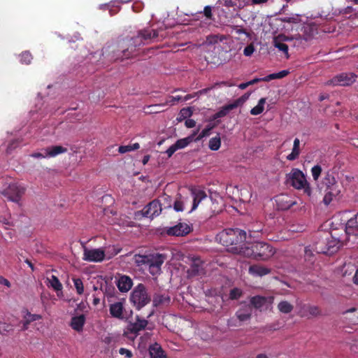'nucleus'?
Segmentation results:
<instances>
[{
	"mask_svg": "<svg viewBox=\"0 0 358 358\" xmlns=\"http://www.w3.org/2000/svg\"><path fill=\"white\" fill-rule=\"evenodd\" d=\"M206 198L207 195L203 190L191 188L189 198L182 196L180 194H177L173 203V208L177 212H182L185 210V206L191 204V208L188 212L192 213L196 208L199 203Z\"/></svg>",
	"mask_w": 358,
	"mask_h": 358,
	"instance_id": "1",
	"label": "nucleus"
},
{
	"mask_svg": "<svg viewBox=\"0 0 358 358\" xmlns=\"http://www.w3.org/2000/svg\"><path fill=\"white\" fill-rule=\"evenodd\" d=\"M241 252L245 257L256 260H268L275 254L272 246L266 243L256 242L242 248Z\"/></svg>",
	"mask_w": 358,
	"mask_h": 358,
	"instance_id": "2",
	"label": "nucleus"
},
{
	"mask_svg": "<svg viewBox=\"0 0 358 358\" xmlns=\"http://www.w3.org/2000/svg\"><path fill=\"white\" fill-rule=\"evenodd\" d=\"M166 259V255L158 253L147 255H136L134 256V262L137 266H147L149 272L152 275H158L161 273V266Z\"/></svg>",
	"mask_w": 358,
	"mask_h": 358,
	"instance_id": "3",
	"label": "nucleus"
},
{
	"mask_svg": "<svg viewBox=\"0 0 358 358\" xmlns=\"http://www.w3.org/2000/svg\"><path fill=\"white\" fill-rule=\"evenodd\" d=\"M288 183L299 190H303L304 194L310 196L312 189L310 184L306 180L303 173L298 169H293L287 176Z\"/></svg>",
	"mask_w": 358,
	"mask_h": 358,
	"instance_id": "4",
	"label": "nucleus"
},
{
	"mask_svg": "<svg viewBox=\"0 0 358 358\" xmlns=\"http://www.w3.org/2000/svg\"><path fill=\"white\" fill-rule=\"evenodd\" d=\"M338 228H334L331 232V240H329L323 247L324 243H319L316 245V251L317 253H322L327 255H332L336 253L341 246V243L344 241V238L342 236H338L337 234Z\"/></svg>",
	"mask_w": 358,
	"mask_h": 358,
	"instance_id": "5",
	"label": "nucleus"
},
{
	"mask_svg": "<svg viewBox=\"0 0 358 358\" xmlns=\"http://www.w3.org/2000/svg\"><path fill=\"white\" fill-rule=\"evenodd\" d=\"M220 238L224 245H237L246 241L247 234L244 230L228 228L220 234Z\"/></svg>",
	"mask_w": 358,
	"mask_h": 358,
	"instance_id": "6",
	"label": "nucleus"
},
{
	"mask_svg": "<svg viewBox=\"0 0 358 358\" xmlns=\"http://www.w3.org/2000/svg\"><path fill=\"white\" fill-rule=\"evenodd\" d=\"M129 299L132 305L137 310H141L151 301L150 296L145 285L143 284H138L134 287L131 293Z\"/></svg>",
	"mask_w": 358,
	"mask_h": 358,
	"instance_id": "7",
	"label": "nucleus"
},
{
	"mask_svg": "<svg viewBox=\"0 0 358 358\" xmlns=\"http://www.w3.org/2000/svg\"><path fill=\"white\" fill-rule=\"evenodd\" d=\"M158 36L157 30L151 29H143L138 31V34L131 38V45L136 51L137 47L149 44L154 38Z\"/></svg>",
	"mask_w": 358,
	"mask_h": 358,
	"instance_id": "8",
	"label": "nucleus"
},
{
	"mask_svg": "<svg viewBox=\"0 0 358 358\" xmlns=\"http://www.w3.org/2000/svg\"><path fill=\"white\" fill-rule=\"evenodd\" d=\"M162 210V204L159 201L155 199L146 205L141 210L136 212L134 213V219L140 220L143 217H148L152 220L159 215Z\"/></svg>",
	"mask_w": 358,
	"mask_h": 358,
	"instance_id": "9",
	"label": "nucleus"
},
{
	"mask_svg": "<svg viewBox=\"0 0 358 358\" xmlns=\"http://www.w3.org/2000/svg\"><path fill=\"white\" fill-rule=\"evenodd\" d=\"M357 78V75L352 72H343L334 76L326 82L327 85L348 87L352 85Z\"/></svg>",
	"mask_w": 358,
	"mask_h": 358,
	"instance_id": "10",
	"label": "nucleus"
},
{
	"mask_svg": "<svg viewBox=\"0 0 358 358\" xmlns=\"http://www.w3.org/2000/svg\"><path fill=\"white\" fill-rule=\"evenodd\" d=\"M322 185L325 186V191L327 192L324 200L327 196H337L341 193V189L338 182L333 174L330 171H327L322 180Z\"/></svg>",
	"mask_w": 358,
	"mask_h": 358,
	"instance_id": "11",
	"label": "nucleus"
},
{
	"mask_svg": "<svg viewBox=\"0 0 358 358\" xmlns=\"http://www.w3.org/2000/svg\"><path fill=\"white\" fill-rule=\"evenodd\" d=\"M108 48L105 49L103 52V57L105 58H108L110 62H116L118 60H123L124 59H129L132 57L135 50L133 47L130 45L127 49L122 50L121 51L115 50H112L110 51Z\"/></svg>",
	"mask_w": 358,
	"mask_h": 358,
	"instance_id": "12",
	"label": "nucleus"
},
{
	"mask_svg": "<svg viewBox=\"0 0 358 358\" xmlns=\"http://www.w3.org/2000/svg\"><path fill=\"white\" fill-rule=\"evenodd\" d=\"M24 193L25 188L16 183L10 184L2 192L8 200L15 203H19Z\"/></svg>",
	"mask_w": 358,
	"mask_h": 358,
	"instance_id": "13",
	"label": "nucleus"
},
{
	"mask_svg": "<svg viewBox=\"0 0 358 358\" xmlns=\"http://www.w3.org/2000/svg\"><path fill=\"white\" fill-rule=\"evenodd\" d=\"M273 301L274 296H264L257 295L250 299V305L260 311L268 309Z\"/></svg>",
	"mask_w": 358,
	"mask_h": 358,
	"instance_id": "14",
	"label": "nucleus"
},
{
	"mask_svg": "<svg viewBox=\"0 0 358 358\" xmlns=\"http://www.w3.org/2000/svg\"><path fill=\"white\" fill-rule=\"evenodd\" d=\"M248 96L244 94L238 99H236L233 103L224 106L214 115V118H221L226 116L230 110H234L240 106H242L248 99Z\"/></svg>",
	"mask_w": 358,
	"mask_h": 358,
	"instance_id": "15",
	"label": "nucleus"
},
{
	"mask_svg": "<svg viewBox=\"0 0 358 358\" xmlns=\"http://www.w3.org/2000/svg\"><path fill=\"white\" fill-rule=\"evenodd\" d=\"M148 324V321L147 320L136 316V321L130 322L127 326L126 334H131L133 335L134 338L136 337L141 331L145 329Z\"/></svg>",
	"mask_w": 358,
	"mask_h": 358,
	"instance_id": "16",
	"label": "nucleus"
},
{
	"mask_svg": "<svg viewBox=\"0 0 358 358\" xmlns=\"http://www.w3.org/2000/svg\"><path fill=\"white\" fill-rule=\"evenodd\" d=\"M105 257L102 249H88L84 248L83 259L88 262H101Z\"/></svg>",
	"mask_w": 358,
	"mask_h": 358,
	"instance_id": "17",
	"label": "nucleus"
},
{
	"mask_svg": "<svg viewBox=\"0 0 358 358\" xmlns=\"http://www.w3.org/2000/svg\"><path fill=\"white\" fill-rule=\"evenodd\" d=\"M109 306V311L110 314L112 317L122 320L124 318V303H125V299H122L119 301L117 302H110Z\"/></svg>",
	"mask_w": 358,
	"mask_h": 358,
	"instance_id": "18",
	"label": "nucleus"
},
{
	"mask_svg": "<svg viewBox=\"0 0 358 358\" xmlns=\"http://www.w3.org/2000/svg\"><path fill=\"white\" fill-rule=\"evenodd\" d=\"M276 206L278 210H286L296 204L291 196L287 194H282L275 196Z\"/></svg>",
	"mask_w": 358,
	"mask_h": 358,
	"instance_id": "19",
	"label": "nucleus"
},
{
	"mask_svg": "<svg viewBox=\"0 0 358 358\" xmlns=\"http://www.w3.org/2000/svg\"><path fill=\"white\" fill-rule=\"evenodd\" d=\"M190 261V268L188 273L190 276L199 275L203 271V262L198 257H192L189 258Z\"/></svg>",
	"mask_w": 358,
	"mask_h": 358,
	"instance_id": "20",
	"label": "nucleus"
},
{
	"mask_svg": "<svg viewBox=\"0 0 358 358\" xmlns=\"http://www.w3.org/2000/svg\"><path fill=\"white\" fill-rule=\"evenodd\" d=\"M192 231V225H173L167 229L166 234L169 236H183Z\"/></svg>",
	"mask_w": 358,
	"mask_h": 358,
	"instance_id": "21",
	"label": "nucleus"
},
{
	"mask_svg": "<svg viewBox=\"0 0 358 358\" xmlns=\"http://www.w3.org/2000/svg\"><path fill=\"white\" fill-rule=\"evenodd\" d=\"M321 315L322 311L317 306L304 305L300 310V315L303 317L310 318Z\"/></svg>",
	"mask_w": 358,
	"mask_h": 358,
	"instance_id": "22",
	"label": "nucleus"
},
{
	"mask_svg": "<svg viewBox=\"0 0 358 358\" xmlns=\"http://www.w3.org/2000/svg\"><path fill=\"white\" fill-rule=\"evenodd\" d=\"M116 285L121 292H127L131 288L133 282L130 277L122 275L117 279Z\"/></svg>",
	"mask_w": 358,
	"mask_h": 358,
	"instance_id": "23",
	"label": "nucleus"
},
{
	"mask_svg": "<svg viewBox=\"0 0 358 358\" xmlns=\"http://www.w3.org/2000/svg\"><path fill=\"white\" fill-rule=\"evenodd\" d=\"M252 312L251 306L245 305L236 311V317L241 322L249 321L252 317Z\"/></svg>",
	"mask_w": 358,
	"mask_h": 358,
	"instance_id": "24",
	"label": "nucleus"
},
{
	"mask_svg": "<svg viewBox=\"0 0 358 358\" xmlns=\"http://www.w3.org/2000/svg\"><path fill=\"white\" fill-rule=\"evenodd\" d=\"M342 234L338 236H342L344 238V241L348 239L350 235L355 234L358 235V225H340Z\"/></svg>",
	"mask_w": 358,
	"mask_h": 358,
	"instance_id": "25",
	"label": "nucleus"
},
{
	"mask_svg": "<svg viewBox=\"0 0 358 358\" xmlns=\"http://www.w3.org/2000/svg\"><path fill=\"white\" fill-rule=\"evenodd\" d=\"M285 40L286 37L285 36L278 35L273 38V43L276 48H278L280 51H282L286 55V57L288 58V45L285 43Z\"/></svg>",
	"mask_w": 358,
	"mask_h": 358,
	"instance_id": "26",
	"label": "nucleus"
},
{
	"mask_svg": "<svg viewBox=\"0 0 358 358\" xmlns=\"http://www.w3.org/2000/svg\"><path fill=\"white\" fill-rule=\"evenodd\" d=\"M101 289L103 292L104 296L107 297L108 302H113V299L117 294L115 288L113 285H108L106 282L104 285H101Z\"/></svg>",
	"mask_w": 358,
	"mask_h": 358,
	"instance_id": "27",
	"label": "nucleus"
},
{
	"mask_svg": "<svg viewBox=\"0 0 358 358\" xmlns=\"http://www.w3.org/2000/svg\"><path fill=\"white\" fill-rule=\"evenodd\" d=\"M151 358H166V355L160 345L155 343L149 348Z\"/></svg>",
	"mask_w": 358,
	"mask_h": 358,
	"instance_id": "28",
	"label": "nucleus"
},
{
	"mask_svg": "<svg viewBox=\"0 0 358 358\" xmlns=\"http://www.w3.org/2000/svg\"><path fill=\"white\" fill-rule=\"evenodd\" d=\"M248 271L254 276H263L270 273V269L259 265L250 266Z\"/></svg>",
	"mask_w": 358,
	"mask_h": 358,
	"instance_id": "29",
	"label": "nucleus"
},
{
	"mask_svg": "<svg viewBox=\"0 0 358 358\" xmlns=\"http://www.w3.org/2000/svg\"><path fill=\"white\" fill-rule=\"evenodd\" d=\"M85 322L84 315L72 317L71 327L77 331H81Z\"/></svg>",
	"mask_w": 358,
	"mask_h": 358,
	"instance_id": "30",
	"label": "nucleus"
},
{
	"mask_svg": "<svg viewBox=\"0 0 358 358\" xmlns=\"http://www.w3.org/2000/svg\"><path fill=\"white\" fill-rule=\"evenodd\" d=\"M300 153V140L298 138H296L294 141L292 152L287 156V159L289 161H294L299 157Z\"/></svg>",
	"mask_w": 358,
	"mask_h": 358,
	"instance_id": "31",
	"label": "nucleus"
},
{
	"mask_svg": "<svg viewBox=\"0 0 358 358\" xmlns=\"http://www.w3.org/2000/svg\"><path fill=\"white\" fill-rule=\"evenodd\" d=\"M48 157H54L57 155L67 152V148L61 145H53L45 148Z\"/></svg>",
	"mask_w": 358,
	"mask_h": 358,
	"instance_id": "32",
	"label": "nucleus"
},
{
	"mask_svg": "<svg viewBox=\"0 0 358 358\" xmlns=\"http://www.w3.org/2000/svg\"><path fill=\"white\" fill-rule=\"evenodd\" d=\"M277 308L281 313L289 314L294 310V305L286 300H282L278 303Z\"/></svg>",
	"mask_w": 358,
	"mask_h": 358,
	"instance_id": "33",
	"label": "nucleus"
},
{
	"mask_svg": "<svg viewBox=\"0 0 358 358\" xmlns=\"http://www.w3.org/2000/svg\"><path fill=\"white\" fill-rule=\"evenodd\" d=\"M47 280L48 282V287L53 288L55 291L57 292L62 291L63 286L57 276L52 275L50 278H48Z\"/></svg>",
	"mask_w": 358,
	"mask_h": 358,
	"instance_id": "34",
	"label": "nucleus"
},
{
	"mask_svg": "<svg viewBox=\"0 0 358 358\" xmlns=\"http://www.w3.org/2000/svg\"><path fill=\"white\" fill-rule=\"evenodd\" d=\"M152 302L155 306L168 304L170 302V297L165 294H156Z\"/></svg>",
	"mask_w": 358,
	"mask_h": 358,
	"instance_id": "35",
	"label": "nucleus"
},
{
	"mask_svg": "<svg viewBox=\"0 0 358 358\" xmlns=\"http://www.w3.org/2000/svg\"><path fill=\"white\" fill-rule=\"evenodd\" d=\"M336 217H340V224H353V221L355 220V215L350 216V211L339 213Z\"/></svg>",
	"mask_w": 358,
	"mask_h": 358,
	"instance_id": "36",
	"label": "nucleus"
},
{
	"mask_svg": "<svg viewBox=\"0 0 358 358\" xmlns=\"http://www.w3.org/2000/svg\"><path fill=\"white\" fill-rule=\"evenodd\" d=\"M290 227L289 225L285 226L278 232V238L280 240L287 241L293 238L292 232H289Z\"/></svg>",
	"mask_w": 358,
	"mask_h": 358,
	"instance_id": "37",
	"label": "nucleus"
},
{
	"mask_svg": "<svg viewBox=\"0 0 358 358\" xmlns=\"http://www.w3.org/2000/svg\"><path fill=\"white\" fill-rule=\"evenodd\" d=\"M266 103L265 98H261L256 106L252 108L250 110V113L252 115H257L261 114L264 111V104Z\"/></svg>",
	"mask_w": 358,
	"mask_h": 358,
	"instance_id": "38",
	"label": "nucleus"
},
{
	"mask_svg": "<svg viewBox=\"0 0 358 358\" xmlns=\"http://www.w3.org/2000/svg\"><path fill=\"white\" fill-rule=\"evenodd\" d=\"M215 329L212 327L205 328V330H201L200 334L203 340H209L213 337Z\"/></svg>",
	"mask_w": 358,
	"mask_h": 358,
	"instance_id": "39",
	"label": "nucleus"
},
{
	"mask_svg": "<svg viewBox=\"0 0 358 358\" xmlns=\"http://www.w3.org/2000/svg\"><path fill=\"white\" fill-rule=\"evenodd\" d=\"M220 145L221 139L218 134L217 136L210 139L208 146L211 150L216 151L220 148Z\"/></svg>",
	"mask_w": 358,
	"mask_h": 358,
	"instance_id": "40",
	"label": "nucleus"
},
{
	"mask_svg": "<svg viewBox=\"0 0 358 358\" xmlns=\"http://www.w3.org/2000/svg\"><path fill=\"white\" fill-rule=\"evenodd\" d=\"M140 148V145L138 143H135L134 144H129L127 145H121L118 148V151L120 153H126L130 151L138 150Z\"/></svg>",
	"mask_w": 358,
	"mask_h": 358,
	"instance_id": "41",
	"label": "nucleus"
},
{
	"mask_svg": "<svg viewBox=\"0 0 358 358\" xmlns=\"http://www.w3.org/2000/svg\"><path fill=\"white\" fill-rule=\"evenodd\" d=\"M192 141V137L189 136L187 138L178 140L174 144L177 150L182 149L187 147Z\"/></svg>",
	"mask_w": 358,
	"mask_h": 358,
	"instance_id": "42",
	"label": "nucleus"
},
{
	"mask_svg": "<svg viewBox=\"0 0 358 358\" xmlns=\"http://www.w3.org/2000/svg\"><path fill=\"white\" fill-rule=\"evenodd\" d=\"M31 60L32 56L28 51H24L20 55V61L23 64H29Z\"/></svg>",
	"mask_w": 358,
	"mask_h": 358,
	"instance_id": "43",
	"label": "nucleus"
},
{
	"mask_svg": "<svg viewBox=\"0 0 358 358\" xmlns=\"http://www.w3.org/2000/svg\"><path fill=\"white\" fill-rule=\"evenodd\" d=\"M74 286L76 289V292L78 294H83L84 292V286L83 281L80 278H73V279Z\"/></svg>",
	"mask_w": 358,
	"mask_h": 358,
	"instance_id": "44",
	"label": "nucleus"
},
{
	"mask_svg": "<svg viewBox=\"0 0 358 358\" xmlns=\"http://www.w3.org/2000/svg\"><path fill=\"white\" fill-rule=\"evenodd\" d=\"M289 232H292L293 238L298 236L299 234L304 231L303 225H289Z\"/></svg>",
	"mask_w": 358,
	"mask_h": 358,
	"instance_id": "45",
	"label": "nucleus"
},
{
	"mask_svg": "<svg viewBox=\"0 0 358 358\" xmlns=\"http://www.w3.org/2000/svg\"><path fill=\"white\" fill-rule=\"evenodd\" d=\"M213 126L208 125L205 129H203L201 132L196 137V141H200L203 138L206 136H208L210 134L211 130L213 129Z\"/></svg>",
	"mask_w": 358,
	"mask_h": 358,
	"instance_id": "46",
	"label": "nucleus"
},
{
	"mask_svg": "<svg viewBox=\"0 0 358 358\" xmlns=\"http://www.w3.org/2000/svg\"><path fill=\"white\" fill-rule=\"evenodd\" d=\"M182 101V96H170L169 97V99H167L164 103L161 104V106H166V105L173 106V105H175L176 101Z\"/></svg>",
	"mask_w": 358,
	"mask_h": 358,
	"instance_id": "47",
	"label": "nucleus"
},
{
	"mask_svg": "<svg viewBox=\"0 0 358 358\" xmlns=\"http://www.w3.org/2000/svg\"><path fill=\"white\" fill-rule=\"evenodd\" d=\"M312 176L314 180L317 181L322 173V167L320 165H315L311 169Z\"/></svg>",
	"mask_w": 358,
	"mask_h": 358,
	"instance_id": "48",
	"label": "nucleus"
},
{
	"mask_svg": "<svg viewBox=\"0 0 358 358\" xmlns=\"http://www.w3.org/2000/svg\"><path fill=\"white\" fill-rule=\"evenodd\" d=\"M242 295V291L238 288H234L230 291L229 298L231 299H238Z\"/></svg>",
	"mask_w": 358,
	"mask_h": 358,
	"instance_id": "49",
	"label": "nucleus"
},
{
	"mask_svg": "<svg viewBox=\"0 0 358 358\" xmlns=\"http://www.w3.org/2000/svg\"><path fill=\"white\" fill-rule=\"evenodd\" d=\"M254 51H255L254 45L252 44H250V45H248L244 48L243 54L245 56L249 57V56H250V55H252L253 54Z\"/></svg>",
	"mask_w": 358,
	"mask_h": 358,
	"instance_id": "50",
	"label": "nucleus"
},
{
	"mask_svg": "<svg viewBox=\"0 0 358 358\" xmlns=\"http://www.w3.org/2000/svg\"><path fill=\"white\" fill-rule=\"evenodd\" d=\"M192 114V112L190 108H184L180 110V115L182 118H186L187 117H190Z\"/></svg>",
	"mask_w": 358,
	"mask_h": 358,
	"instance_id": "51",
	"label": "nucleus"
},
{
	"mask_svg": "<svg viewBox=\"0 0 358 358\" xmlns=\"http://www.w3.org/2000/svg\"><path fill=\"white\" fill-rule=\"evenodd\" d=\"M43 152H34L30 156L34 158H46L48 157L46 149L42 150Z\"/></svg>",
	"mask_w": 358,
	"mask_h": 358,
	"instance_id": "52",
	"label": "nucleus"
},
{
	"mask_svg": "<svg viewBox=\"0 0 358 358\" xmlns=\"http://www.w3.org/2000/svg\"><path fill=\"white\" fill-rule=\"evenodd\" d=\"M27 315H28V317L27 318V323H30L31 322L38 320L41 318V316L40 315H37V314L28 313Z\"/></svg>",
	"mask_w": 358,
	"mask_h": 358,
	"instance_id": "53",
	"label": "nucleus"
},
{
	"mask_svg": "<svg viewBox=\"0 0 358 358\" xmlns=\"http://www.w3.org/2000/svg\"><path fill=\"white\" fill-rule=\"evenodd\" d=\"M203 14L208 19H212V8L210 6H206L203 8Z\"/></svg>",
	"mask_w": 358,
	"mask_h": 358,
	"instance_id": "54",
	"label": "nucleus"
},
{
	"mask_svg": "<svg viewBox=\"0 0 358 358\" xmlns=\"http://www.w3.org/2000/svg\"><path fill=\"white\" fill-rule=\"evenodd\" d=\"M119 352L120 355H124L125 357H127L128 358H131L132 357L131 352L126 348H120L119 350Z\"/></svg>",
	"mask_w": 358,
	"mask_h": 358,
	"instance_id": "55",
	"label": "nucleus"
},
{
	"mask_svg": "<svg viewBox=\"0 0 358 358\" xmlns=\"http://www.w3.org/2000/svg\"><path fill=\"white\" fill-rule=\"evenodd\" d=\"M178 150L176 149V147H175V144L170 146L166 151V153L168 155V157H171L176 151Z\"/></svg>",
	"mask_w": 358,
	"mask_h": 358,
	"instance_id": "56",
	"label": "nucleus"
},
{
	"mask_svg": "<svg viewBox=\"0 0 358 358\" xmlns=\"http://www.w3.org/2000/svg\"><path fill=\"white\" fill-rule=\"evenodd\" d=\"M185 124L187 128H193L196 125V122L192 119H187L185 120Z\"/></svg>",
	"mask_w": 358,
	"mask_h": 358,
	"instance_id": "57",
	"label": "nucleus"
},
{
	"mask_svg": "<svg viewBox=\"0 0 358 358\" xmlns=\"http://www.w3.org/2000/svg\"><path fill=\"white\" fill-rule=\"evenodd\" d=\"M274 79H278L276 73L269 74L268 76L262 78V81H265V82H268V81H270L271 80H274Z\"/></svg>",
	"mask_w": 358,
	"mask_h": 358,
	"instance_id": "58",
	"label": "nucleus"
},
{
	"mask_svg": "<svg viewBox=\"0 0 358 358\" xmlns=\"http://www.w3.org/2000/svg\"><path fill=\"white\" fill-rule=\"evenodd\" d=\"M221 86H231V85L227 81H222L220 83H215L210 89H214Z\"/></svg>",
	"mask_w": 358,
	"mask_h": 358,
	"instance_id": "59",
	"label": "nucleus"
},
{
	"mask_svg": "<svg viewBox=\"0 0 358 358\" xmlns=\"http://www.w3.org/2000/svg\"><path fill=\"white\" fill-rule=\"evenodd\" d=\"M288 71H285V70H283V71H281L278 73H276V76H277V78L278 79H280V78H282L284 77H285L287 74H288Z\"/></svg>",
	"mask_w": 358,
	"mask_h": 358,
	"instance_id": "60",
	"label": "nucleus"
},
{
	"mask_svg": "<svg viewBox=\"0 0 358 358\" xmlns=\"http://www.w3.org/2000/svg\"><path fill=\"white\" fill-rule=\"evenodd\" d=\"M102 201L111 203H113L114 202L113 199L110 195H104L102 196Z\"/></svg>",
	"mask_w": 358,
	"mask_h": 358,
	"instance_id": "61",
	"label": "nucleus"
},
{
	"mask_svg": "<svg viewBox=\"0 0 358 358\" xmlns=\"http://www.w3.org/2000/svg\"><path fill=\"white\" fill-rule=\"evenodd\" d=\"M196 95H197V93L187 94L186 96H182V101H184V102L187 101L189 99L195 97Z\"/></svg>",
	"mask_w": 358,
	"mask_h": 358,
	"instance_id": "62",
	"label": "nucleus"
},
{
	"mask_svg": "<svg viewBox=\"0 0 358 358\" xmlns=\"http://www.w3.org/2000/svg\"><path fill=\"white\" fill-rule=\"evenodd\" d=\"M0 283H2L3 285H5L8 287H9L10 286V282L8 280H6V279H5L3 278H0Z\"/></svg>",
	"mask_w": 358,
	"mask_h": 358,
	"instance_id": "63",
	"label": "nucleus"
},
{
	"mask_svg": "<svg viewBox=\"0 0 358 358\" xmlns=\"http://www.w3.org/2000/svg\"><path fill=\"white\" fill-rule=\"evenodd\" d=\"M353 282L355 284H358V271H356V273L353 277Z\"/></svg>",
	"mask_w": 358,
	"mask_h": 358,
	"instance_id": "64",
	"label": "nucleus"
}]
</instances>
